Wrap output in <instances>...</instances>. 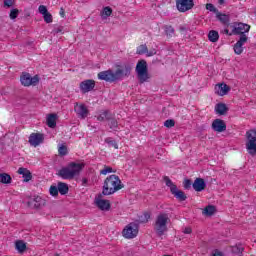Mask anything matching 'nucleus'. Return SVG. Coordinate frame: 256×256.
Segmentation results:
<instances>
[{"label": "nucleus", "instance_id": "obj_28", "mask_svg": "<svg viewBox=\"0 0 256 256\" xmlns=\"http://www.w3.org/2000/svg\"><path fill=\"white\" fill-rule=\"evenodd\" d=\"M112 14H113V9L109 6H106L103 8L101 12V17L102 19H107L108 17H111Z\"/></svg>", "mask_w": 256, "mask_h": 256}, {"label": "nucleus", "instance_id": "obj_3", "mask_svg": "<svg viewBox=\"0 0 256 256\" xmlns=\"http://www.w3.org/2000/svg\"><path fill=\"white\" fill-rule=\"evenodd\" d=\"M83 171V164L71 162L66 167L60 169L57 173L62 179H75Z\"/></svg>", "mask_w": 256, "mask_h": 256}, {"label": "nucleus", "instance_id": "obj_23", "mask_svg": "<svg viewBox=\"0 0 256 256\" xmlns=\"http://www.w3.org/2000/svg\"><path fill=\"white\" fill-rule=\"evenodd\" d=\"M15 249H16V251H18V253L23 255V253H25V251H27V244L24 243L23 240H17L15 242Z\"/></svg>", "mask_w": 256, "mask_h": 256}, {"label": "nucleus", "instance_id": "obj_18", "mask_svg": "<svg viewBox=\"0 0 256 256\" xmlns=\"http://www.w3.org/2000/svg\"><path fill=\"white\" fill-rule=\"evenodd\" d=\"M74 111L80 119H85L89 115V110L84 104L75 106Z\"/></svg>", "mask_w": 256, "mask_h": 256}, {"label": "nucleus", "instance_id": "obj_2", "mask_svg": "<svg viewBox=\"0 0 256 256\" xmlns=\"http://www.w3.org/2000/svg\"><path fill=\"white\" fill-rule=\"evenodd\" d=\"M123 187H125V185H123L119 176L113 174L104 180L102 194L106 196L113 195L114 193H117V191H121Z\"/></svg>", "mask_w": 256, "mask_h": 256}, {"label": "nucleus", "instance_id": "obj_26", "mask_svg": "<svg viewBox=\"0 0 256 256\" xmlns=\"http://www.w3.org/2000/svg\"><path fill=\"white\" fill-rule=\"evenodd\" d=\"M58 192L60 193V195H67V193H69V185H67V183L65 182H58Z\"/></svg>", "mask_w": 256, "mask_h": 256}, {"label": "nucleus", "instance_id": "obj_39", "mask_svg": "<svg viewBox=\"0 0 256 256\" xmlns=\"http://www.w3.org/2000/svg\"><path fill=\"white\" fill-rule=\"evenodd\" d=\"M50 195H52V197H57V195H59V188L58 186H52L49 189Z\"/></svg>", "mask_w": 256, "mask_h": 256}, {"label": "nucleus", "instance_id": "obj_9", "mask_svg": "<svg viewBox=\"0 0 256 256\" xmlns=\"http://www.w3.org/2000/svg\"><path fill=\"white\" fill-rule=\"evenodd\" d=\"M231 27L233 28V35H240V37H243V35H247L245 33H249V29H251V26L241 22H235Z\"/></svg>", "mask_w": 256, "mask_h": 256}, {"label": "nucleus", "instance_id": "obj_4", "mask_svg": "<svg viewBox=\"0 0 256 256\" xmlns=\"http://www.w3.org/2000/svg\"><path fill=\"white\" fill-rule=\"evenodd\" d=\"M169 223V215L166 213H160L154 223V231L158 237H163L167 233V224Z\"/></svg>", "mask_w": 256, "mask_h": 256}, {"label": "nucleus", "instance_id": "obj_53", "mask_svg": "<svg viewBox=\"0 0 256 256\" xmlns=\"http://www.w3.org/2000/svg\"><path fill=\"white\" fill-rule=\"evenodd\" d=\"M60 15L62 17H65V10L63 8L60 9Z\"/></svg>", "mask_w": 256, "mask_h": 256}, {"label": "nucleus", "instance_id": "obj_42", "mask_svg": "<svg viewBox=\"0 0 256 256\" xmlns=\"http://www.w3.org/2000/svg\"><path fill=\"white\" fill-rule=\"evenodd\" d=\"M164 127L171 129V127H175V120L168 119L164 122Z\"/></svg>", "mask_w": 256, "mask_h": 256}, {"label": "nucleus", "instance_id": "obj_21", "mask_svg": "<svg viewBox=\"0 0 256 256\" xmlns=\"http://www.w3.org/2000/svg\"><path fill=\"white\" fill-rule=\"evenodd\" d=\"M18 173L19 175H22L25 183H28V181H31V179H33L31 171H29L27 168H19Z\"/></svg>", "mask_w": 256, "mask_h": 256}, {"label": "nucleus", "instance_id": "obj_11", "mask_svg": "<svg viewBox=\"0 0 256 256\" xmlns=\"http://www.w3.org/2000/svg\"><path fill=\"white\" fill-rule=\"evenodd\" d=\"M122 233L125 239H134V237L139 233V230L137 229V224L135 223L128 224Z\"/></svg>", "mask_w": 256, "mask_h": 256}, {"label": "nucleus", "instance_id": "obj_38", "mask_svg": "<svg viewBox=\"0 0 256 256\" xmlns=\"http://www.w3.org/2000/svg\"><path fill=\"white\" fill-rule=\"evenodd\" d=\"M58 153H59V155H61V157H65V155H67V153H68V151H67V146L61 145V146L58 148Z\"/></svg>", "mask_w": 256, "mask_h": 256}, {"label": "nucleus", "instance_id": "obj_35", "mask_svg": "<svg viewBox=\"0 0 256 256\" xmlns=\"http://www.w3.org/2000/svg\"><path fill=\"white\" fill-rule=\"evenodd\" d=\"M149 219H151V214L145 212L143 215L139 217V222L140 223H148Z\"/></svg>", "mask_w": 256, "mask_h": 256}, {"label": "nucleus", "instance_id": "obj_20", "mask_svg": "<svg viewBox=\"0 0 256 256\" xmlns=\"http://www.w3.org/2000/svg\"><path fill=\"white\" fill-rule=\"evenodd\" d=\"M96 206L101 211H109L111 209V203L109 200H103L101 198H96Z\"/></svg>", "mask_w": 256, "mask_h": 256}, {"label": "nucleus", "instance_id": "obj_52", "mask_svg": "<svg viewBox=\"0 0 256 256\" xmlns=\"http://www.w3.org/2000/svg\"><path fill=\"white\" fill-rule=\"evenodd\" d=\"M146 53H147V57H153V55H155V52H154V51H150V52H149V51L147 50Z\"/></svg>", "mask_w": 256, "mask_h": 256}, {"label": "nucleus", "instance_id": "obj_32", "mask_svg": "<svg viewBox=\"0 0 256 256\" xmlns=\"http://www.w3.org/2000/svg\"><path fill=\"white\" fill-rule=\"evenodd\" d=\"M202 213L203 215H207L208 217H211V215L215 214V206L213 205L206 206Z\"/></svg>", "mask_w": 256, "mask_h": 256}, {"label": "nucleus", "instance_id": "obj_30", "mask_svg": "<svg viewBox=\"0 0 256 256\" xmlns=\"http://www.w3.org/2000/svg\"><path fill=\"white\" fill-rule=\"evenodd\" d=\"M11 181H12L11 175H9L7 173L0 174V183H3L4 185H9V183H11Z\"/></svg>", "mask_w": 256, "mask_h": 256}, {"label": "nucleus", "instance_id": "obj_5", "mask_svg": "<svg viewBox=\"0 0 256 256\" xmlns=\"http://www.w3.org/2000/svg\"><path fill=\"white\" fill-rule=\"evenodd\" d=\"M164 181H165V183H166V187H169L170 192L172 193V195H173L176 199H178V201H186V200H187V195H185V192L179 190V189L177 188V185H175V184L173 183V181H171V180L169 179L168 176H165V177H164Z\"/></svg>", "mask_w": 256, "mask_h": 256}, {"label": "nucleus", "instance_id": "obj_31", "mask_svg": "<svg viewBox=\"0 0 256 256\" xmlns=\"http://www.w3.org/2000/svg\"><path fill=\"white\" fill-rule=\"evenodd\" d=\"M109 128L112 129V131H117L119 129V122L113 117L110 116V120H108Z\"/></svg>", "mask_w": 256, "mask_h": 256}, {"label": "nucleus", "instance_id": "obj_36", "mask_svg": "<svg viewBox=\"0 0 256 256\" xmlns=\"http://www.w3.org/2000/svg\"><path fill=\"white\" fill-rule=\"evenodd\" d=\"M165 34L167 37H173L175 35V28L173 26H165Z\"/></svg>", "mask_w": 256, "mask_h": 256}, {"label": "nucleus", "instance_id": "obj_24", "mask_svg": "<svg viewBox=\"0 0 256 256\" xmlns=\"http://www.w3.org/2000/svg\"><path fill=\"white\" fill-rule=\"evenodd\" d=\"M47 125L50 127V129H55V127H57V114L48 115Z\"/></svg>", "mask_w": 256, "mask_h": 256}, {"label": "nucleus", "instance_id": "obj_54", "mask_svg": "<svg viewBox=\"0 0 256 256\" xmlns=\"http://www.w3.org/2000/svg\"><path fill=\"white\" fill-rule=\"evenodd\" d=\"M219 5H225V0H218Z\"/></svg>", "mask_w": 256, "mask_h": 256}, {"label": "nucleus", "instance_id": "obj_6", "mask_svg": "<svg viewBox=\"0 0 256 256\" xmlns=\"http://www.w3.org/2000/svg\"><path fill=\"white\" fill-rule=\"evenodd\" d=\"M246 149L249 155L255 157L256 155V130H249L246 132Z\"/></svg>", "mask_w": 256, "mask_h": 256}, {"label": "nucleus", "instance_id": "obj_25", "mask_svg": "<svg viewBox=\"0 0 256 256\" xmlns=\"http://www.w3.org/2000/svg\"><path fill=\"white\" fill-rule=\"evenodd\" d=\"M215 111L217 115H225L227 111H229V108H227V105L224 103H218L215 106Z\"/></svg>", "mask_w": 256, "mask_h": 256}, {"label": "nucleus", "instance_id": "obj_17", "mask_svg": "<svg viewBox=\"0 0 256 256\" xmlns=\"http://www.w3.org/2000/svg\"><path fill=\"white\" fill-rule=\"evenodd\" d=\"M231 91V87H229L225 83L217 84L215 87V93L217 95H220V97H223L224 95H227Z\"/></svg>", "mask_w": 256, "mask_h": 256}, {"label": "nucleus", "instance_id": "obj_47", "mask_svg": "<svg viewBox=\"0 0 256 256\" xmlns=\"http://www.w3.org/2000/svg\"><path fill=\"white\" fill-rule=\"evenodd\" d=\"M191 185H192V183H191L190 179H186L184 181V189H191Z\"/></svg>", "mask_w": 256, "mask_h": 256}, {"label": "nucleus", "instance_id": "obj_51", "mask_svg": "<svg viewBox=\"0 0 256 256\" xmlns=\"http://www.w3.org/2000/svg\"><path fill=\"white\" fill-rule=\"evenodd\" d=\"M53 32H54L55 34H57V33H62V32H63V28L54 29Z\"/></svg>", "mask_w": 256, "mask_h": 256}, {"label": "nucleus", "instance_id": "obj_15", "mask_svg": "<svg viewBox=\"0 0 256 256\" xmlns=\"http://www.w3.org/2000/svg\"><path fill=\"white\" fill-rule=\"evenodd\" d=\"M212 129L217 133H223V131H227V124H225V121L221 119H215L212 122Z\"/></svg>", "mask_w": 256, "mask_h": 256}, {"label": "nucleus", "instance_id": "obj_33", "mask_svg": "<svg viewBox=\"0 0 256 256\" xmlns=\"http://www.w3.org/2000/svg\"><path fill=\"white\" fill-rule=\"evenodd\" d=\"M105 143H107L108 147H114V149H119L117 141L113 140V138L111 137L106 138Z\"/></svg>", "mask_w": 256, "mask_h": 256}, {"label": "nucleus", "instance_id": "obj_12", "mask_svg": "<svg viewBox=\"0 0 256 256\" xmlns=\"http://www.w3.org/2000/svg\"><path fill=\"white\" fill-rule=\"evenodd\" d=\"M43 141H45V136L41 133H32L29 136V140H28V142L30 143V145H32V147H39V145H41Z\"/></svg>", "mask_w": 256, "mask_h": 256}, {"label": "nucleus", "instance_id": "obj_7", "mask_svg": "<svg viewBox=\"0 0 256 256\" xmlns=\"http://www.w3.org/2000/svg\"><path fill=\"white\" fill-rule=\"evenodd\" d=\"M136 73L140 83H145L149 79V72L147 69V61L140 60L136 65Z\"/></svg>", "mask_w": 256, "mask_h": 256}, {"label": "nucleus", "instance_id": "obj_8", "mask_svg": "<svg viewBox=\"0 0 256 256\" xmlns=\"http://www.w3.org/2000/svg\"><path fill=\"white\" fill-rule=\"evenodd\" d=\"M20 83L23 85V87H31V85L35 87L39 85V76L35 75L32 77L31 74L22 72L20 76Z\"/></svg>", "mask_w": 256, "mask_h": 256}, {"label": "nucleus", "instance_id": "obj_34", "mask_svg": "<svg viewBox=\"0 0 256 256\" xmlns=\"http://www.w3.org/2000/svg\"><path fill=\"white\" fill-rule=\"evenodd\" d=\"M136 53H137V55H145V53H147V45L142 44V45L138 46Z\"/></svg>", "mask_w": 256, "mask_h": 256}, {"label": "nucleus", "instance_id": "obj_14", "mask_svg": "<svg viewBox=\"0 0 256 256\" xmlns=\"http://www.w3.org/2000/svg\"><path fill=\"white\" fill-rule=\"evenodd\" d=\"M95 89V80H84L80 83V91L81 93H89V91H93Z\"/></svg>", "mask_w": 256, "mask_h": 256}, {"label": "nucleus", "instance_id": "obj_43", "mask_svg": "<svg viewBox=\"0 0 256 256\" xmlns=\"http://www.w3.org/2000/svg\"><path fill=\"white\" fill-rule=\"evenodd\" d=\"M206 9L208 11H211L212 13H219V11L217 10V8H215V5L208 3L206 4Z\"/></svg>", "mask_w": 256, "mask_h": 256}, {"label": "nucleus", "instance_id": "obj_10", "mask_svg": "<svg viewBox=\"0 0 256 256\" xmlns=\"http://www.w3.org/2000/svg\"><path fill=\"white\" fill-rule=\"evenodd\" d=\"M176 7L180 13H187L195 7L194 0H176Z\"/></svg>", "mask_w": 256, "mask_h": 256}, {"label": "nucleus", "instance_id": "obj_49", "mask_svg": "<svg viewBox=\"0 0 256 256\" xmlns=\"http://www.w3.org/2000/svg\"><path fill=\"white\" fill-rule=\"evenodd\" d=\"M212 256H223V252L219 251V250H215L212 254Z\"/></svg>", "mask_w": 256, "mask_h": 256}, {"label": "nucleus", "instance_id": "obj_44", "mask_svg": "<svg viewBox=\"0 0 256 256\" xmlns=\"http://www.w3.org/2000/svg\"><path fill=\"white\" fill-rule=\"evenodd\" d=\"M38 11L41 15H46V13H49V11L47 10V6L45 5H40Z\"/></svg>", "mask_w": 256, "mask_h": 256}, {"label": "nucleus", "instance_id": "obj_48", "mask_svg": "<svg viewBox=\"0 0 256 256\" xmlns=\"http://www.w3.org/2000/svg\"><path fill=\"white\" fill-rule=\"evenodd\" d=\"M192 231L191 227H186L184 228L183 233H185V235H191Z\"/></svg>", "mask_w": 256, "mask_h": 256}, {"label": "nucleus", "instance_id": "obj_27", "mask_svg": "<svg viewBox=\"0 0 256 256\" xmlns=\"http://www.w3.org/2000/svg\"><path fill=\"white\" fill-rule=\"evenodd\" d=\"M111 120V113L108 110L101 112L97 116V121H109Z\"/></svg>", "mask_w": 256, "mask_h": 256}, {"label": "nucleus", "instance_id": "obj_40", "mask_svg": "<svg viewBox=\"0 0 256 256\" xmlns=\"http://www.w3.org/2000/svg\"><path fill=\"white\" fill-rule=\"evenodd\" d=\"M107 173H115L112 167L104 166V169L100 171V175H107Z\"/></svg>", "mask_w": 256, "mask_h": 256}, {"label": "nucleus", "instance_id": "obj_19", "mask_svg": "<svg viewBox=\"0 0 256 256\" xmlns=\"http://www.w3.org/2000/svg\"><path fill=\"white\" fill-rule=\"evenodd\" d=\"M194 191L201 192L205 191V187H207V183L203 178H196L194 183L192 184Z\"/></svg>", "mask_w": 256, "mask_h": 256}, {"label": "nucleus", "instance_id": "obj_45", "mask_svg": "<svg viewBox=\"0 0 256 256\" xmlns=\"http://www.w3.org/2000/svg\"><path fill=\"white\" fill-rule=\"evenodd\" d=\"M233 253H237L238 255L243 253L244 249L241 246H234L232 248Z\"/></svg>", "mask_w": 256, "mask_h": 256}, {"label": "nucleus", "instance_id": "obj_22", "mask_svg": "<svg viewBox=\"0 0 256 256\" xmlns=\"http://www.w3.org/2000/svg\"><path fill=\"white\" fill-rule=\"evenodd\" d=\"M217 19L222 23V25H226V27H229V23L231 21V18L227 14H222L221 12L216 13Z\"/></svg>", "mask_w": 256, "mask_h": 256}, {"label": "nucleus", "instance_id": "obj_37", "mask_svg": "<svg viewBox=\"0 0 256 256\" xmlns=\"http://www.w3.org/2000/svg\"><path fill=\"white\" fill-rule=\"evenodd\" d=\"M10 19H17V17H19V9L17 8H13L11 11H10V15H9Z\"/></svg>", "mask_w": 256, "mask_h": 256}, {"label": "nucleus", "instance_id": "obj_55", "mask_svg": "<svg viewBox=\"0 0 256 256\" xmlns=\"http://www.w3.org/2000/svg\"><path fill=\"white\" fill-rule=\"evenodd\" d=\"M254 243H256V240H254Z\"/></svg>", "mask_w": 256, "mask_h": 256}, {"label": "nucleus", "instance_id": "obj_16", "mask_svg": "<svg viewBox=\"0 0 256 256\" xmlns=\"http://www.w3.org/2000/svg\"><path fill=\"white\" fill-rule=\"evenodd\" d=\"M28 205L33 209H41V207L45 206V199L40 196H36L30 201H28Z\"/></svg>", "mask_w": 256, "mask_h": 256}, {"label": "nucleus", "instance_id": "obj_1", "mask_svg": "<svg viewBox=\"0 0 256 256\" xmlns=\"http://www.w3.org/2000/svg\"><path fill=\"white\" fill-rule=\"evenodd\" d=\"M131 75V66L125 65L122 68H117L116 71L108 69L98 73V79L100 81H106V83H117V81H123L125 77Z\"/></svg>", "mask_w": 256, "mask_h": 256}, {"label": "nucleus", "instance_id": "obj_29", "mask_svg": "<svg viewBox=\"0 0 256 256\" xmlns=\"http://www.w3.org/2000/svg\"><path fill=\"white\" fill-rule=\"evenodd\" d=\"M208 39L211 43H217L219 41V32L212 30L208 34Z\"/></svg>", "mask_w": 256, "mask_h": 256}, {"label": "nucleus", "instance_id": "obj_41", "mask_svg": "<svg viewBox=\"0 0 256 256\" xmlns=\"http://www.w3.org/2000/svg\"><path fill=\"white\" fill-rule=\"evenodd\" d=\"M45 23H53V15L51 13H46L43 15Z\"/></svg>", "mask_w": 256, "mask_h": 256}, {"label": "nucleus", "instance_id": "obj_46", "mask_svg": "<svg viewBox=\"0 0 256 256\" xmlns=\"http://www.w3.org/2000/svg\"><path fill=\"white\" fill-rule=\"evenodd\" d=\"M15 0H4V7H13Z\"/></svg>", "mask_w": 256, "mask_h": 256}, {"label": "nucleus", "instance_id": "obj_50", "mask_svg": "<svg viewBox=\"0 0 256 256\" xmlns=\"http://www.w3.org/2000/svg\"><path fill=\"white\" fill-rule=\"evenodd\" d=\"M223 33H225V35H229V37L233 35V32H229V29H224Z\"/></svg>", "mask_w": 256, "mask_h": 256}, {"label": "nucleus", "instance_id": "obj_13", "mask_svg": "<svg viewBox=\"0 0 256 256\" xmlns=\"http://www.w3.org/2000/svg\"><path fill=\"white\" fill-rule=\"evenodd\" d=\"M249 41L247 35L240 36L239 40L234 44V53L236 55H241L243 53V45Z\"/></svg>", "mask_w": 256, "mask_h": 256}]
</instances>
